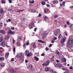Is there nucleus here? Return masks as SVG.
Listing matches in <instances>:
<instances>
[{
	"instance_id": "nucleus-11",
	"label": "nucleus",
	"mask_w": 73,
	"mask_h": 73,
	"mask_svg": "<svg viewBox=\"0 0 73 73\" xmlns=\"http://www.w3.org/2000/svg\"><path fill=\"white\" fill-rule=\"evenodd\" d=\"M52 3L54 4H58V2L57 0H54L53 1Z\"/></svg>"
},
{
	"instance_id": "nucleus-42",
	"label": "nucleus",
	"mask_w": 73,
	"mask_h": 73,
	"mask_svg": "<svg viewBox=\"0 0 73 73\" xmlns=\"http://www.w3.org/2000/svg\"><path fill=\"white\" fill-rule=\"evenodd\" d=\"M3 26V23H0V27H1Z\"/></svg>"
},
{
	"instance_id": "nucleus-19",
	"label": "nucleus",
	"mask_w": 73,
	"mask_h": 73,
	"mask_svg": "<svg viewBox=\"0 0 73 73\" xmlns=\"http://www.w3.org/2000/svg\"><path fill=\"white\" fill-rule=\"evenodd\" d=\"M9 36L7 35V36H5V40H8L9 38Z\"/></svg>"
},
{
	"instance_id": "nucleus-7",
	"label": "nucleus",
	"mask_w": 73,
	"mask_h": 73,
	"mask_svg": "<svg viewBox=\"0 0 73 73\" xmlns=\"http://www.w3.org/2000/svg\"><path fill=\"white\" fill-rule=\"evenodd\" d=\"M5 41H2L1 43V45L3 47H4L5 46Z\"/></svg>"
},
{
	"instance_id": "nucleus-14",
	"label": "nucleus",
	"mask_w": 73,
	"mask_h": 73,
	"mask_svg": "<svg viewBox=\"0 0 73 73\" xmlns=\"http://www.w3.org/2000/svg\"><path fill=\"white\" fill-rule=\"evenodd\" d=\"M5 60V58L4 57H0V60L1 62L4 61Z\"/></svg>"
},
{
	"instance_id": "nucleus-37",
	"label": "nucleus",
	"mask_w": 73,
	"mask_h": 73,
	"mask_svg": "<svg viewBox=\"0 0 73 73\" xmlns=\"http://www.w3.org/2000/svg\"><path fill=\"white\" fill-rule=\"evenodd\" d=\"M16 48L15 47L13 49V51L14 53H15Z\"/></svg>"
},
{
	"instance_id": "nucleus-10",
	"label": "nucleus",
	"mask_w": 73,
	"mask_h": 73,
	"mask_svg": "<svg viewBox=\"0 0 73 73\" xmlns=\"http://www.w3.org/2000/svg\"><path fill=\"white\" fill-rule=\"evenodd\" d=\"M3 35L1 34H0V42H1L2 41V40H3Z\"/></svg>"
},
{
	"instance_id": "nucleus-4",
	"label": "nucleus",
	"mask_w": 73,
	"mask_h": 73,
	"mask_svg": "<svg viewBox=\"0 0 73 73\" xmlns=\"http://www.w3.org/2000/svg\"><path fill=\"white\" fill-rule=\"evenodd\" d=\"M48 35V33H42V37L43 38H45V37Z\"/></svg>"
},
{
	"instance_id": "nucleus-58",
	"label": "nucleus",
	"mask_w": 73,
	"mask_h": 73,
	"mask_svg": "<svg viewBox=\"0 0 73 73\" xmlns=\"http://www.w3.org/2000/svg\"><path fill=\"white\" fill-rule=\"evenodd\" d=\"M9 3H12V1L11 0H9Z\"/></svg>"
},
{
	"instance_id": "nucleus-24",
	"label": "nucleus",
	"mask_w": 73,
	"mask_h": 73,
	"mask_svg": "<svg viewBox=\"0 0 73 73\" xmlns=\"http://www.w3.org/2000/svg\"><path fill=\"white\" fill-rule=\"evenodd\" d=\"M38 41L39 42H41V43H45V42L43 41H42V40H38Z\"/></svg>"
},
{
	"instance_id": "nucleus-47",
	"label": "nucleus",
	"mask_w": 73,
	"mask_h": 73,
	"mask_svg": "<svg viewBox=\"0 0 73 73\" xmlns=\"http://www.w3.org/2000/svg\"><path fill=\"white\" fill-rule=\"evenodd\" d=\"M11 29L12 30H14V29H15V28H14V27H12L11 28Z\"/></svg>"
},
{
	"instance_id": "nucleus-41",
	"label": "nucleus",
	"mask_w": 73,
	"mask_h": 73,
	"mask_svg": "<svg viewBox=\"0 0 73 73\" xmlns=\"http://www.w3.org/2000/svg\"><path fill=\"white\" fill-rule=\"evenodd\" d=\"M10 29V28H9V27L7 28L6 29V31H9Z\"/></svg>"
},
{
	"instance_id": "nucleus-46",
	"label": "nucleus",
	"mask_w": 73,
	"mask_h": 73,
	"mask_svg": "<svg viewBox=\"0 0 73 73\" xmlns=\"http://www.w3.org/2000/svg\"><path fill=\"white\" fill-rule=\"evenodd\" d=\"M70 69L71 70L72 69H73V67L72 66H71L70 67Z\"/></svg>"
},
{
	"instance_id": "nucleus-8",
	"label": "nucleus",
	"mask_w": 73,
	"mask_h": 73,
	"mask_svg": "<svg viewBox=\"0 0 73 73\" xmlns=\"http://www.w3.org/2000/svg\"><path fill=\"white\" fill-rule=\"evenodd\" d=\"M44 13H46L47 12V13H50V11H49V10L48 9H45L44 10Z\"/></svg>"
},
{
	"instance_id": "nucleus-55",
	"label": "nucleus",
	"mask_w": 73,
	"mask_h": 73,
	"mask_svg": "<svg viewBox=\"0 0 73 73\" xmlns=\"http://www.w3.org/2000/svg\"><path fill=\"white\" fill-rule=\"evenodd\" d=\"M36 10H33V13H36Z\"/></svg>"
},
{
	"instance_id": "nucleus-9",
	"label": "nucleus",
	"mask_w": 73,
	"mask_h": 73,
	"mask_svg": "<svg viewBox=\"0 0 73 73\" xmlns=\"http://www.w3.org/2000/svg\"><path fill=\"white\" fill-rule=\"evenodd\" d=\"M50 62V61H49V60H47L45 62V65L46 66H49V64Z\"/></svg>"
},
{
	"instance_id": "nucleus-56",
	"label": "nucleus",
	"mask_w": 73,
	"mask_h": 73,
	"mask_svg": "<svg viewBox=\"0 0 73 73\" xmlns=\"http://www.w3.org/2000/svg\"><path fill=\"white\" fill-rule=\"evenodd\" d=\"M72 25L71 24H70L69 26V27L71 28H72Z\"/></svg>"
},
{
	"instance_id": "nucleus-34",
	"label": "nucleus",
	"mask_w": 73,
	"mask_h": 73,
	"mask_svg": "<svg viewBox=\"0 0 73 73\" xmlns=\"http://www.w3.org/2000/svg\"><path fill=\"white\" fill-rule=\"evenodd\" d=\"M44 20H46V19H48V17H47L46 16H45L44 17Z\"/></svg>"
},
{
	"instance_id": "nucleus-63",
	"label": "nucleus",
	"mask_w": 73,
	"mask_h": 73,
	"mask_svg": "<svg viewBox=\"0 0 73 73\" xmlns=\"http://www.w3.org/2000/svg\"><path fill=\"white\" fill-rule=\"evenodd\" d=\"M54 40H57V37H54Z\"/></svg>"
},
{
	"instance_id": "nucleus-64",
	"label": "nucleus",
	"mask_w": 73,
	"mask_h": 73,
	"mask_svg": "<svg viewBox=\"0 0 73 73\" xmlns=\"http://www.w3.org/2000/svg\"><path fill=\"white\" fill-rule=\"evenodd\" d=\"M56 61L57 62H60V61H59V60H56Z\"/></svg>"
},
{
	"instance_id": "nucleus-43",
	"label": "nucleus",
	"mask_w": 73,
	"mask_h": 73,
	"mask_svg": "<svg viewBox=\"0 0 73 73\" xmlns=\"http://www.w3.org/2000/svg\"><path fill=\"white\" fill-rule=\"evenodd\" d=\"M0 55L2 56H4V53H1Z\"/></svg>"
},
{
	"instance_id": "nucleus-20",
	"label": "nucleus",
	"mask_w": 73,
	"mask_h": 73,
	"mask_svg": "<svg viewBox=\"0 0 73 73\" xmlns=\"http://www.w3.org/2000/svg\"><path fill=\"white\" fill-rule=\"evenodd\" d=\"M61 60L62 62H66V59L64 58H62Z\"/></svg>"
},
{
	"instance_id": "nucleus-59",
	"label": "nucleus",
	"mask_w": 73,
	"mask_h": 73,
	"mask_svg": "<svg viewBox=\"0 0 73 73\" xmlns=\"http://www.w3.org/2000/svg\"><path fill=\"white\" fill-rule=\"evenodd\" d=\"M47 7H50V5L48 4H47L46 5Z\"/></svg>"
},
{
	"instance_id": "nucleus-44",
	"label": "nucleus",
	"mask_w": 73,
	"mask_h": 73,
	"mask_svg": "<svg viewBox=\"0 0 73 73\" xmlns=\"http://www.w3.org/2000/svg\"><path fill=\"white\" fill-rule=\"evenodd\" d=\"M62 70H66V68H62Z\"/></svg>"
},
{
	"instance_id": "nucleus-5",
	"label": "nucleus",
	"mask_w": 73,
	"mask_h": 73,
	"mask_svg": "<svg viewBox=\"0 0 73 73\" xmlns=\"http://www.w3.org/2000/svg\"><path fill=\"white\" fill-rule=\"evenodd\" d=\"M7 33L9 34H11V35H13V34H15V31H12V30L11 29H9V31H7Z\"/></svg>"
},
{
	"instance_id": "nucleus-32",
	"label": "nucleus",
	"mask_w": 73,
	"mask_h": 73,
	"mask_svg": "<svg viewBox=\"0 0 73 73\" xmlns=\"http://www.w3.org/2000/svg\"><path fill=\"white\" fill-rule=\"evenodd\" d=\"M35 24V22L34 21H33L32 22V23H31L30 24V25H33L34 24Z\"/></svg>"
},
{
	"instance_id": "nucleus-48",
	"label": "nucleus",
	"mask_w": 73,
	"mask_h": 73,
	"mask_svg": "<svg viewBox=\"0 0 73 73\" xmlns=\"http://www.w3.org/2000/svg\"><path fill=\"white\" fill-rule=\"evenodd\" d=\"M13 61H14V58H12L11 59V62H13Z\"/></svg>"
},
{
	"instance_id": "nucleus-25",
	"label": "nucleus",
	"mask_w": 73,
	"mask_h": 73,
	"mask_svg": "<svg viewBox=\"0 0 73 73\" xmlns=\"http://www.w3.org/2000/svg\"><path fill=\"white\" fill-rule=\"evenodd\" d=\"M62 35H61V34H60L58 36V38L59 39H60L61 37H62Z\"/></svg>"
},
{
	"instance_id": "nucleus-60",
	"label": "nucleus",
	"mask_w": 73,
	"mask_h": 73,
	"mask_svg": "<svg viewBox=\"0 0 73 73\" xmlns=\"http://www.w3.org/2000/svg\"><path fill=\"white\" fill-rule=\"evenodd\" d=\"M64 33H65V35L66 36H67V35H68V34H67V33H66V32H65Z\"/></svg>"
},
{
	"instance_id": "nucleus-23",
	"label": "nucleus",
	"mask_w": 73,
	"mask_h": 73,
	"mask_svg": "<svg viewBox=\"0 0 73 73\" xmlns=\"http://www.w3.org/2000/svg\"><path fill=\"white\" fill-rule=\"evenodd\" d=\"M44 70L46 72H48L49 70V69L48 67H46L45 68Z\"/></svg>"
},
{
	"instance_id": "nucleus-6",
	"label": "nucleus",
	"mask_w": 73,
	"mask_h": 73,
	"mask_svg": "<svg viewBox=\"0 0 73 73\" xmlns=\"http://www.w3.org/2000/svg\"><path fill=\"white\" fill-rule=\"evenodd\" d=\"M66 37H64L60 41V43L61 44H63V43H64V42H65V41H66Z\"/></svg>"
},
{
	"instance_id": "nucleus-21",
	"label": "nucleus",
	"mask_w": 73,
	"mask_h": 73,
	"mask_svg": "<svg viewBox=\"0 0 73 73\" xmlns=\"http://www.w3.org/2000/svg\"><path fill=\"white\" fill-rule=\"evenodd\" d=\"M10 71H12L11 72L12 73H15L16 72V71L14 70H13V69H10L9 70Z\"/></svg>"
},
{
	"instance_id": "nucleus-50",
	"label": "nucleus",
	"mask_w": 73,
	"mask_h": 73,
	"mask_svg": "<svg viewBox=\"0 0 73 73\" xmlns=\"http://www.w3.org/2000/svg\"><path fill=\"white\" fill-rule=\"evenodd\" d=\"M44 55H45V54L44 53H43L41 54L42 56H44Z\"/></svg>"
},
{
	"instance_id": "nucleus-30",
	"label": "nucleus",
	"mask_w": 73,
	"mask_h": 73,
	"mask_svg": "<svg viewBox=\"0 0 73 73\" xmlns=\"http://www.w3.org/2000/svg\"><path fill=\"white\" fill-rule=\"evenodd\" d=\"M58 17V15H55L54 16V18H57Z\"/></svg>"
},
{
	"instance_id": "nucleus-49",
	"label": "nucleus",
	"mask_w": 73,
	"mask_h": 73,
	"mask_svg": "<svg viewBox=\"0 0 73 73\" xmlns=\"http://www.w3.org/2000/svg\"><path fill=\"white\" fill-rule=\"evenodd\" d=\"M50 59L51 60V61H54V58H50Z\"/></svg>"
},
{
	"instance_id": "nucleus-40",
	"label": "nucleus",
	"mask_w": 73,
	"mask_h": 73,
	"mask_svg": "<svg viewBox=\"0 0 73 73\" xmlns=\"http://www.w3.org/2000/svg\"><path fill=\"white\" fill-rule=\"evenodd\" d=\"M45 50L46 51H48L49 50V48L48 47L46 48Z\"/></svg>"
},
{
	"instance_id": "nucleus-38",
	"label": "nucleus",
	"mask_w": 73,
	"mask_h": 73,
	"mask_svg": "<svg viewBox=\"0 0 73 73\" xmlns=\"http://www.w3.org/2000/svg\"><path fill=\"white\" fill-rule=\"evenodd\" d=\"M25 11V9H23V10H22L19 11H17V12H21V11Z\"/></svg>"
},
{
	"instance_id": "nucleus-28",
	"label": "nucleus",
	"mask_w": 73,
	"mask_h": 73,
	"mask_svg": "<svg viewBox=\"0 0 73 73\" xmlns=\"http://www.w3.org/2000/svg\"><path fill=\"white\" fill-rule=\"evenodd\" d=\"M6 2V1H5V0H2V4H5Z\"/></svg>"
},
{
	"instance_id": "nucleus-1",
	"label": "nucleus",
	"mask_w": 73,
	"mask_h": 73,
	"mask_svg": "<svg viewBox=\"0 0 73 73\" xmlns=\"http://www.w3.org/2000/svg\"><path fill=\"white\" fill-rule=\"evenodd\" d=\"M16 57L17 58H19V59L21 60V61L24 60V54H23L22 53H21L20 54V55H17L16 56Z\"/></svg>"
},
{
	"instance_id": "nucleus-53",
	"label": "nucleus",
	"mask_w": 73,
	"mask_h": 73,
	"mask_svg": "<svg viewBox=\"0 0 73 73\" xmlns=\"http://www.w3.org/2000/svg\"><path fill=\"white\" fill-rule=\"evenodd\" d=\"M26 45H29V43L28 42H27L26 43Z\"/></svg>"
},
{
	"instance_id": "nucleus-18",
	"label": "nucleus",
	"mask_w": 73,
	"mask_h": 73,
	"mask_svg": "<svg viewBox=\"0 0 73 73\" xmlns=\"http://www.w3.org/2000/svg\"><path fill=\"white\" fill-rule=\"evenodd\" d=\"M0 13L1 14H3V13H4V10L1 9H0Z\"/></svg>"
},
{
	"instance_id": "nucleus-36",
	"label": "nucleus",
	"mask_w": 73,
	"mask_h": 73,
	"mask_svg": "<svg viewBox=\"0 0 73 73\" xmlns=\"http://www.w3.org/2000/svg\"><path fill=\"white\" fill-rule=\"evenodd\" d=\"M33 10H32L31 9H29V12H32V13H33Z\"/></svg>"
},
{
	"instance_id": "nucleus-27",
	"label": "nucleus",
	"mask_w": 73,
	"mask_h": 73,
	"mask_svg": "<svg viewBox=\"0 0 73 73\" xmlns=\"http://www.w3.org/2000/svg\"><path fill=\"white\" fill-rule=\"evenodd\" d=\"M54 34L55 35H57V34H58V33L56 31H55L54 32Z\"/></svg>"
},
{
	"instance_id": "nucleus-16",
	"label": "nucleus",
	"mask_w": 73,
	"mask_h": 73,
	"mask_svg": "<svg viewBox=\"0 0 73 73\" xmlns=\"http://www.w3.org/2000/svg\"><path fill=\"white\" fill-rule=\"evenodd\" d=\"M34 58L36 61H38L39 60V58L36 56L34 57Z\"/></svg>"
},
{
	"instance_id": "nucleus-29",
	"label": "nucleus",
	"mask_w": 73,
	"mask_h": 73,
	"mask_svg": "<svg viewBox=\"0 0 73 73\" xmlns=\"http://www.w3.org/2000/svg\"><path fill=\"white\" fill-rule=\"evenodd\" d=\"M3 50V48L2 47H0V52H2Z\"/></svg>"
},
{
	"instance_id": "nucleus-45",
	"label": "nucleus",
	"mask_w": 73,
	"mask_h": 73,
	"mask_svg": "<svg viewBox=\"0 0 73 73\" xmlns=\"http://www.w3.org/2000/svg\"><path fill=\"white\" fill-rule=\"evenodd\" d=\"M51 42H52V43H54V40H52L51 41Z\"/></svg>"
},
{
	"instance_id": "nucleus-15",
	"label": "nucleus",
	"mask_w": 73,
	"mask_h": 73,
	"mask_svg": "<svg viewBox=\"0 0 73 73\" xmlns=\"http://www.w3.org/2000/svg\"><path fill=\"white\" fill-rule=\"evenodd\" d=\"M0 33L2 34H5V31L3 30H0Z\"/></svg>"
},
{
	"instance_id": "nucleus-35",
	"label": "nucleus",
	"mask_w": 73,
	"mask_h": 73,
	"mask_svg": "<svg viewBox=\"0 0 73 73\" xmlns=\"http://www.w3.org/2000/svg\"><path fill=\"white\" fill-rule=\"evenodd\" d=\"M49 72L50 73H52L53 72V70H52L51 69L49 70Z\"/></svg>"
},
{
	"instance_id": "nucleus-57",
	"label": "nucleus",
	"mask_w": 73,
	"mask_h": 73,
	"mask_svg": "<svg viewBox=\"0 0 73 73\" xmlns=\"http://www.w3.org/2000/svg\"><path fill=\"white\" fill-rule=\"evenodd\" d=\"M52 46V44H50L49 46V48H50V47H51V46Z\"/></svg>"
},
{
	"instance_id": "nucleus-2",
	"label": "nucleus",
	"mask_w": 73,
	"mask_h": 73,
	"mask_svg": "<svg viewBox=\"0 0 73 73\" xmlns=\"http://www.w3.org/2000/svg\"><path fill=\"white\" fill-rule=\"evenodd\" d=\"M68 45H72L73 44V39L72 38L69 39L67 42Z\"/></svg>"
},
{
	"instance_id": "nucleus-61",
	"label": "nucleus",
	"mask_w": 73,
	"mask_h": 73,
	"mask_svg": "<svg viewBox=\"0 0 73 73\" xmlns=\"http://www.w3.org/2000/svg\"><path fill=\"white\" fill-rule=\"evenodd\" d=\"M33 47H34V48H36V45L33 44Z\"/></svg>"
},
{
	"instance_id": "nucleus-26",
	"label": "nucleus",
	"mask_w": 73,
	"mask_h": 73,
	"mask_svg": "<svg viewBox=\"0 0 73 73\" xmlns=\"http://www.w3.org/2000/svg\"><path fill=\"white\" fill-rule=\"evenodd\" d=\"M29 68H31V69H33V68L32 65V64H30V65H29Z\"/></svg>"
},
{
	"instance_id": "nucleus-54",
	"label": "nucleus",
	"mask_w": 73,
	"mask_h": 73,
	"mask_svg": "<svg viewBox=\"0 0 73 73\" xmlns=\"http://www.w3.org/2000/svg\"><path fill=\"white\" fill-rule=\"evenodd\" d=\"M15 40L14 39H13V44H14V43H15Z\"/></svg>"
},
{
	"instance_id": "nucleus-22",
	"label": "nucleus",
	"mask_w": 73,
	"mask_h": 73,
	"mask_svg": "<svg viewBox=\"0 0 73 73\" xmlns=\"http://www.w3.org/2000/svg\"><path fill=\"white\" fill-rule=\"evenodd\" d=\"M56 65L58 66V67H61L62 66V65L60 63L57 64Z\"/></svg>"
},
{
	"instance_id": "nucleus-31",
	"label": "nucleus",
	"mask_w": 73,
	"mask_h": 73,
	"mask_svg": "<svg viewBox=\"0 0 73 73\" xmlns=\"http://www.w3.org/2000/svg\"><path fill=\"white\" fill-rule=\"evenodd\" d=\"M56 53L58 55L60 53V52L59 51H58V50H56Z\"/></svg>"
},
{
	"instance_id": "nucleus-39",
	"label": "nucleus",
	"mask_w": 73,
	"mask_h": 73,
	"mask_svg": "<svg viewBox=\"0 0 73 73\" xmlns=\"http://www.w3.org/2000/svg\"><path fill=\"white\" fill-rule=\"evenodd\" d=\"M65 1H64L62 3V4H63V5H65Z\"/></svg>"
},
{
	"instance_id": "nucleus-33",
	"label": "nucleus",
	"mask_w": 73,
	"mask_h": 73,
	"mask_svg": "<svg viewBox=\"0 0 73 73\" xmlns=\"http://www.w3.org/2000/svg\"><path fill=\"white\" fill-rule=\"evenodd\" d=\"M29 28L30 29H32V25H31V24H30L29 25Z\"/></svg>"
},
{
	"instance_id": "nucleus-51",
	"label": "nucleus",
	"mask_w": 73,
	"mask_h": 73,
	"mask_svg": "<svg viewBox=\"0 0 73 73\" xmlns=\"http://www.w3.org/2000/svg\"><path fill=\"white\" fill-rule=\"evenodd\" d=\"M37 27H36L34 29V31L35 32H36V30H37Z\"/></svg>"
},
{
	"instance_id": "nucleus-12",
	"label": "nucleus",
	"mask_w": 73,
	"mask_h": 73,
	"mask_svg": "<svg viewBox=\"0 0 73 73\" xmlns=\"http://www.w3.org/2000/svg\"><path fill=\"white\" fill-rule=\"evenodd\" d=\"M9 56V53L7 52L5 55V57L6 58H8V57Z\"/></svg>"
},
{
	"instance_id": "nucleus-3",
	"label": "nucleus",
	"mask_w": 73,
	"mask_h": 73,
	"mask_svg": "<svg viewBox=\"0 0 73 73\" xmlns=\"http://www.w3.org/2000/svg\"><path fill=\"white\" fill-rule=\"evenodd\" d=\"M29 50H26L25 53V56H26L27 57H30V56H31L32 54L31 53H29Z\"/></svg>"
},
{
	"instance_id": "nucleus-52",
	"label": "nucleus",
	"mask_w": 73,
	"mask_h": 73,
	"mask_svg": "<svg viewBox=\"0 0 73 73\" xmlns=\"http://www.w3.org/2000/svg\"><path fill=\"white\" fill-rule=\"evenodd\" d=\"M23 47L24 48H25V47H26V44H23Z\"/></svg>"
},
{
	"instance_id": "nucleus-17",
	"label": "nucleus",
	"mask_w": 73,
	"mask_h": 73,
	"mask_svg": "<svg viewBox=\"0 0 73 73\" xmlns=\"http://www.w3.org/2000/svg\"><path fill=\"white\" fill-rule=\"evenodd\" d=\"M41 4L42 5H45V4H46V3H45V1H41Z\"/></svg>"
},
{
	"instance_id": "nucleus-13",
	"label": "nucleus",
	"mask_w": 73,
	"mask_h": 73,
	"mask_svg": "<svg viewBox=\"0 0 73 73\" xmlns=\"http://www.w3.org/2000/svg\"><path fill=\"white\" fill-rule=\"evenodd\" d=\"M0 65H1V67H4V66H5V63H1Z\"/></svg>"
},
{
	"instance_id": "nucleus-62",
	"label": "nucleus",
	"mask_w": 73,
	"mask_h": 73,
	"mask_svg": "<svg viewBox=\"0 0 73 73\" xmlns=\"http://www.w3.org/2000/svg\"><path fill=\"white\" fill-rule=\"evenodd\" d=\"M8 21L9 22H11V19H8Z\"/></svg>"
}]
</instances>
